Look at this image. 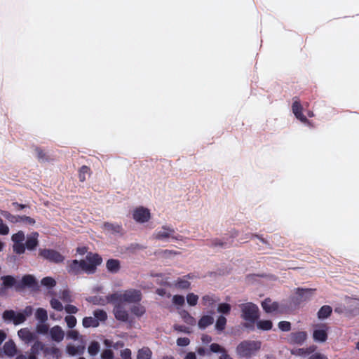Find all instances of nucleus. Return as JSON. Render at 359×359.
I'll return each mask as SVG.
<instances>
[{
  "label": "nucleus",
  "mask_w": 359,
  "mask_h": 359,
  "mask_svg": "<svg viewBox=\"0 0 359 359\" xmlns=\"http://www.w3.org/2000/svg\"><path fill=\"white\" fill-rule=\"evenodd\" d=\"M84 265L90 266L92 269L90 271H85L87 273H92L95 271V269L102 262V258L97 254L88 253L86 259L83 260Z\"/></svg>",
  "instance_id": "1a4fd4ad"
},
{
  "label": "nucleus",
  "mask_w": 359,
  "mask_h": 359,
  "mask_svg": "<svg viewBox=\"0 0 359 359\" xmlns=\"http://www.w3.org/2000/svg\"><path fill=\"white\" fill-rule=\"evenodd\" d=\"M113 357L112 352L111 350H106L102 354L103 359H111Z\"/></svg>",
  "instance_id": "4d7b16f0"
},
{
  "label": "nucleus",
  "mask_w": 359,
  "mask_h": 359,
  "mask_svg": "<svg viewBox=\"0 0 359 359\" xmlns=\"http://www.w3.org/2000/svg\"><path fill=\"white\" fill-rule=\"evenodd\" d=\"M113 298H116V303L121 302H135L141 299V292L139 290L131 289L119 293H114Z\"/></svg>",
  "instance_id": "39448f33"
},
{
  "label": "nucleus",
  "mask_w": 359,
  "mask_h": 359,
  "mask_svg": "<svg viewBox=\"0 0 359 359\" xmlns=\"http://www.w3.org/2000/svg\"><path fill=\"white\" fill-rule=\"evenodd\" d=\"M132 217L137 223L144 224L151 219V211L146 207L137 206L133 210Z\"/></svg>",
  "instance_id": "423d86ee"
},
{
  "label": "nucleus",
  "mask_w": 359,
  "mask_h": 359,
  "mask_svg": "<svg viewBox=\"0 0 359 359\" xmlns=\"http://www.w3.org/2000/svg\"><path fill=\"white\" fill-rule=\"evenodd\" d=\"M309 359H327V358L320 353H315Z\"/></svg>",
  "instance_id": "6e6d98bb"
},
{
  "label": "nucleus",
  "mask_w": 359,
  "mask_h": 359,
  "mask_svg": "<svg viewBox=\"0 0 359 359\" xmlns=\"http://www.w3.org/2000/svg\"><path fill=\"white\" fill-rule=\"evenodd\" d=\"M313 337L316 341L325 342L327 337V327L325 325L316 326L313 330Z\"/></svg>",
  "instance_id": "f8f14e48"
},
{
  "label": "nucleus",
  "mask_w": 359,
  "mask_h": 359,
  "mask_svg": "<svg viewBox=\"0 0 359 359\" xmlns=\"http://www.w3.org/2000/svg\"><path fill=\"white\" fill-rule=\"evenodd\" d=\"M143 355L149 357L150 355V351L149 349L140 350L138 353V359H142Z\"/></svg>",
  "instance_id": "5fc2aeb1"
},
{
  "label": "nucleus",
  "mask_w": 359,
  "mask_h": 359,
  "mask_svg": "<svg viewBox=\"0 0 359 359\" xmlns=\"http://www.w3.org/2000/svg\"><path fill=\"white\" fill-rule=\"evenodd\" d=\"M50 304L51 307L56 311H61L64 309L62 303L55 297L51 299Z\"/></svg>",
  "instance_id": "e433bc0d"
},
{
  "label": "nucleus",
  "mask_w": 359,
  "mask_h": 359,
  "mask_svg": "<svg viewBox=\"0 0 359 359\" xmlns=\"http://www.w3.org/2000/svg\"><path fill=\"white\" fill-rule=\"evenodd\" d=\"M91 266L84 265L83 260L78 261L75 259L68 263L67 271L70 273L79 274L85 272V271H90L92 269Z\"/></svg>",
  "instance_id": "0eeeda50"
},
{
  "label": "nucleus",
  "mask_w": 359,
  "mask_h": 359,
  "mask_svg": "<svg viewBox=\"0 0 359 359\" xmlns=\"http://www.w3.org/2000/svg\"><path fill=\"white\" fill-rule=\"evenodd\" d=\"M113 297L114 294L105 297L96 296L89 299L88 301L97 305H106L109 303H116V298H113Z\"/></svg>",
  "instance_id": "2eb2a0df"
},
{
  "label": "nucleus",
  "mask_w": 359,
  "mask_h": 359,
  "mask_svg": "<svg viewBox=\"0 0 359 359\" xmlns=\"http://www.w3.org/2000/svg\"><path fill=\"white\" fill-rule=\"evenodd\" d=\"M104 229L108 233H116L119 232L121 230L120 226L109 223L104 224Z\"/></svg>",
  "instance_id": "c9c22d12"
},
{
  "label": "nucleus",
  "mask_w": 359,
  "mask_h": 359,
  "mask_svg": "<svg viewBox=\"0 0 359 359\" xmlns=\"http://www.w3.org/2000/svg\"><path fill=\"white\" fill-rule=\"evenodd\" d=\"M187 302L189 306H194L198 302V296L194 293L190 292L187 295Z\"/></svg>",
  "instance_id": "2f4dec72"
},
{
  "label": "nucleus",
  "mask_w": 359,
  "mask_h": 359,
  "mask_svg": "<svg viewBox=\"0 0 359 359\" xmlns=\"http://www.w3.org/2000/svg\"><path fill=\"white\" fill-rule=\"evenodd\" d=\"M10 229L8 226L0 219V235L6 236L9 233Z\"/></svg>",
  "instance_id": "37998d69"
},
{
  "label": "nucleus",
  "mask_w": 359,
  "mask_h": 359,
  "mask_svg": "<svg viewBox=\"0 0 359 359\" xmlns=\"http://www.w3.org/2000/svg\"><path fill=\"white\" fill-rule=\"evenodd\" d=\"M187 322L188 323H190V324H194L195 323V320L194 319L190 316L189 315L187 314V319H186Z\"/></svg>",
  "instance_id": "0e129e2a"
},
{
  "label": "nucleus",
  "mask_w": 359,
  "mask_h": 359,
  "mask_svg": "<svg viewBox=\"0 0 359 359\" xmlns=\"http://www.w3.org/2000/svg\"><path fill=\"white\" fill-rule=\"evenodd\" d=\"M177 345H179V346H187L189 344V340L187 337L179 338L177 341Z\"/></svg>",
  "instance_id": "603ef678"
},
{
  "label": "nucleus",
  "mask_w": 359,
  "mask_h": 359,
  "mask_svg": "<svg viewBox=\"0 0 359 359\" xmlns=\"http://www.w3.org/2000/svg\"><path fill=\"white\" fill-rule=\"evenodd\" d=\"M36 318L41 322H45L48 319L47 312L42 308H39L35 312Z\"/></svg>",
  "instance_id": "72a5a7b5"
},
{
  "label": "nucleus",
  "mask_w": 359,
  "mask_h": 359,
  "mask_svg": "<svg viewBox=\"0 0 359 359\" xmlns=\"http://www.w3.org/2000/svg\"><path fill=\"white\" fill-rule=\"evenodd\" d=\"M212 323L213 318L211 316H204L200 319L198 322V326L201 328H205L207 326L211 325Z\"/></svg>",
  "instance_id": "bb28decb"
},
{
  "label": "nucleus",
  "mask_w": 359,
  "mask_h": 359,
  "mask_svg": "<svg viewBox=\"0 0 359 359\" xmlns=\"http://www.w3.org/2000/svg\"><path fill=\"white\" fill-rule=\"evenodd\" d=\"M39 253L41 257L52 262H60L64 259V257L55 250L43 249L40 250Z\"/></svg>",
  "instance_id": "9d476101"
},
{
  "label": "nucleus",
  "mask_w": 359,
  "mask_h": 359,
  "mask_svg": "<svg viewBox=\"0 0 359 359\" xmlns=\"http://www.w3.org/2000/svg\"><path fill=\"white\" fill-rule=\"evenodd\" d=\"M6 339V334L3 331H0V344Z\"/></svg>",
  "instance_id": "338daca9"
},
{
  "label": "nucleus",
  "mask_w": 359,
  "mask_h": 359,
  "mask_svg": "<svg viewBox=\"0 0 359 359\" xmlns=\"http://www.w3.org/2000/svg\"><path fill=\"white\" fill-rule=\"evenodd\" d=\"M18 337L25 342H29L34 339L33 333L27 328H23L18 331Z\"/></svg>",
  "instance_id": "aec40b11"
},
{
  "label": "nucleus",
  "mask_w": 359,
  "mask_h": 359,
  "mask_svg": "<svg viewBox=\"0 0 359 359\" xmlns=\"http://www.w3.org/2000/svg\"><path fill=\"white\" fill-rule=\"evenodd\" d=\"M311 351V348H299L296 351V354L299 355H305Z\"/></svg>",
  "instance_id": "864d4df0"
},
{
  "label": "nucleus",
  "mask_w": 359,
  "mask_h": 359,
  "mask_svg": "<svg viewBox=\"0 0 359 359\" xmlns=\"http://www.w3.org/2000/svg\"><path fill=\"white\" fill-rule=\"evenodd\" d=\"M190 286V283L187 278H180L175 283V287L178 289L186 290Z\"/></svg>",
  "instance_id": "c85d7f7f"
},
{
  "label": "nucleus",
  "mask_w": 359,
  "mask_h": 359,
  "mask_svg": "<svg viewBox=\"0 0 359 359\" xmlns=\"http://www.w3.org/2000/svg\"><path fill=\"white\" fill-rule=\"evenodd\" d=\"M130 355H131V352L129 349H125L121 352V356L124 359H130Z\"/></svg>",
  "instance_id": "052dcab7"
},
{
  "label": "nucleus",
  "mask_w": 359,
  "mask_h": 359,
  "mask_svg": "<svg viewBox=\"0 0 359 359\" xmlns=\"http://www.w3.org/2000/svg\"><path fill=\"white\" fill-rule=\"evenodd\" d=\"M262 309L268 313H276L283 311V308L275 301L268 298L262 303Z\"/></svg>",
  "instance_id": "6e6552de"
},
{
  "label": "nucleus",
  "mask_w": 359,
  "mask_h": 359,
  "mask_svg": "<svg viewBox=\"0 0 359 359\" xmlns=\"http://www.w3.org/2000/svg\"><path fill=\"white\" fill-rule=\"evenodd\" d=\"M219 359H231V358L229 357V355H227V354H226L225 353H223L221 355V356H220Z\"/></svg>",
  "instance_id": "774afa93"
},
{
  "label": "nucleus",
  "mask_w": 359,
  "mask_h": 359,
  "mask_svg": "<svg viewBox=\"0 0 359 359\" xmlns=\"http://www.w3.org/2000/svg\"><path fill=\"white\" fill-rule=\"evenodd\" d=\"M292 111L296 118L302 122L305 123L306 121V117L302 114V107L299 102L297 101L294 102L292 104Z\"/></svg>",
  "instance_id": "6ab92c4d"
},
{
  "label": "nucleus",
  "mask_w": 359,
  "mask_h": 359,
  "mask_svg": "<svg viewBox=\"0 0 359 359\" xmlns=\"http://www.w3.org/2000/svg\"><path fill=\"white\" fill-rule=\"evenodd\" d=\"M210 350L212 351V352H221V353H224V351H223V348L217 344H211L210 346Z\"/></svg>",
  "instance_id": "8fccbe9b"
},
{
  "label": "nucleus",
  "mask_w": 359,
  "mask_h": 359,
  "mask_svg": "<svg viewBox=\"0 0 359 359\" xmlns=\"http://www.w3.org/2000/svg\"><path fill=\"white\" fill-rule=\"evenodd\" d=\"M93 315L96 319L98 320V323L104 322L107 318V313L101 309H97L93 312Z\"/></svg>",
  "instance_id": "7c9ffc66"
},
{
  "label": "nucleus",
  "mask_w": 359,
  "mask_h": 359,
  "mask_svg": "<svg viewBox=\"0 0 359 359\" xmlns=\"http://www.w3.org/2000/svg\"><path fill=\"white\" fill-rule=\"evenodd\" d=\"M67 351H68V353L70 355H76V353H78L79 350V348H76L74 346H69L67 347Z\"/></svg>",
  "instance_id": "bf43d9fd"
},
{
  "label": "nucleus",
  "mask_w": 359,
  "mask_h": 359,
  "mask_svg": "<svg viewBox=\"0 0 359 359\" xmlns=\"http://www.w3.org/2000/svg\"><path fill=\"white\" fill-rule=\"evenodd\" d=\"M39 234L34 231L25 236L24 231H18L11 236L13 250L18 255L25 252V250L32 251L36 249L39 244Z\"/></svg>",
  "instance_id": "f257e3e1"
},
{
  "label": "nucleus",
  "mask_w": 359,
  "mask_h": 359,
  "mask_svg": "<svg viewBox=\"0 0 359 359\" xmlns=\"http://www.w3.org/2000/svg\"><path fill=\"white\" fill-rule=\"evenodd\" d=\"M48 326L44 323V322H41L36 326V331L38 333L45 334L48 332Z\"/></svg>",
  "instance_id": "c03bdc74"
},
{
  "label": "nucleus",
  "mask_w": 359,
  "mask_h": 359,
  "mask_svg": "<svg viewBox=\"0 0 359 359\" xmlns=\"http://www.w3.org/2000/svg\"><path fill=\"white\" fill-rule=\"evenodd\" d=\"M241 318L245 322L246 325L250 326L259 317L258 307L250 302L243 304L240 306Z\"/></svg>",
  "instance_id": "f03ea898"
},
{
  "label": "nucleus",
  "mask_w": 359,
  "mask_h": 359,
  "mask_svg": "<svg viewBox=\"0 0 359 359\" xmlns=\"http://www.w3.org/2000/svg\"><path fill=\"white\" fill-rule=\"evenodd\" d=\"M202 302L204 305H210L214 302V299L212 296L205 295L203 297Z\"/></svg>",
  "instance_id": "09e8293b"
},
{
  "label": "nucleus",
  "mask_w": 359,
  "mask_h": 359,
  "mask_svg": "<svg viewBox=\"0 0 359 359\" xmlns=\"http://www.w3.org/2000/svg\"><path fill=\"white\" fill-rule=\"evenodd\" d=\"M332 308L330 306H322L318 312V317L320 320L327 318L332 313Z\"/></svg>",
  "instance_id": "b1692460"
},
{
  "label": "nucleus",
  "mask_w": 359,
  "mask_h": 359,
  "mask_svg": "<svg viewBox=\"0 0 359 359\" xmlns=\"http://www.w3.org/2000/svg\"><path fill=\"white\" fill-rule=\"evenodd\" d=\"M60 298L63 302H69L72 301V297L68 290H64L60 292Z\"/></svg>",
  "instance_id": "4c0bfd02"
},
{
  "label": "nucleus",
  "mask_w": 359,
  "mask_h": 359,
  "mask_svg": "<svg viewBox=\"0 0 359 359\" xmlns=\"http://www.w3.org/2000/svg\"><path fill=\"white\" fill-rule=\"evenodd\" d=\"M278 328L282 331H289L291 328L290 323L287 321H280L278 323Z\"/></svg>",
  "instance_id": "49530a36"
},
{
  "label": "nucleus",
  "mask_w": 359,
  "mask_h": 359,
  "mask_svg": "<svg viewBox=\"0 0 359 359\" xmlns=\"http://www.w3.org/2000/svg\"><path fill=\"white\" fill-rule=\"evenodd\" d=\"M307 334L304 332H298L295 333H292L290 335V341L291 342L297 344H302L306 339Z\"/></svg>",
  "instance_id": "a211bd4d"
},
{
  "label": "nucleus",
  "mask_w": 359,
  "mask_h": 359,
  "mask_svg": "<svg viewBox=\"0 0 359 359\" xmlns=\"http://www.w3.org/2000/svg\"><path fill=\"white\" fill-rule=\"evenodd\" d=\"M315 292L314 289H297L295 292V297L299 301H306L310 299Z\"/></svg>",
  "instance_id": "4468645a"
},
{
  "label": "nucleus",
  "mask_w": 359,
  "mask_h": 359,
  "mask_svg": "<svg viewBox=\"0 0 359 359\" xmlns=\"http://www.w3.org/2000/svg\"><path fill=\"white\" fill-rule=\"evenodd\" d=\"M172 303L177 306H182L184 304V297L182 295H174Z\"/></svg>",
  "instance_id": "79ce46f5"
},
{
  "label": "nucleus",
  "mask_w": 359,
  "mask_h": 359,
  "mask_svg": "<svg viewBox=\"0 0 359 359\" xmlns=\"http://www.w3.org/2000/svg\"><path fill=\"white\" fill-rule=\"evenodd\" d=\"M65 311L69 313H76L78 311L77 308L73 305H67L65 307Z\"/></svg>",
  "instance_id": "3c124183"
},
{
  "label": "nucleus",
  "mask_w": 359,
  "mask_h": 359,
  "mask_svg": "<svg viewBox=\"0 0 359 359\" xmlns=\"http://www.w3.org/2000/svg\"><path fill=\"white\" fill-rule=\"evenodd\" d=\"M18 223H22L27 227H32L36 225V220L28 216H20L18 219Z\"/></svg>",
  "instance_id": "5701e85b"
},
{
  "label": "nucleus",
  "mask_w": 359,
  "mask_h": 359,
  "mask_svg": "<svg viewBox=\"0 0 359 359\" xmlns=\"http://www.w3.org/2000/svg\"><path fill=\"white\" fill-rule=\"evenodd\" d=\"M123 303L121 302H118L117 303H113L114 308V314L115 318L121 321H126L128 320V314L126 309L121 305Z\"/></svg>",
  "instance_id": "ddd939ff"
},
{
  "label": "nucleus",
  "mask_w": 359,
  "mask_h": 359,
  "mask_svg": "<svg viewBox=\"0 0 359 359\" xmlns=\"http://www.w3.org/2000/svg\"><path fill=\"white\" fill-rule=\"evenodd\" d=\"M231 306L226 303L220 304L218 306V311L223 313H228L230 311Z\"/></svg>",
  "instance_id": "a18cd8bd"
},
{
  "label": "nucleus",
  "mask_w": 359,
  "mask_h": 359,
  "mask_svg": "<svg viewBox=\"0 0 359 359\" xmlns=\"http://www.w3.org/2000/svg\"><path fill=\"white\" fill-rule=\"evenodd\" d=\"M174 230L168 226H163L154 233V238L157 240L167 241L172 238Z\"/></svg>",
  "instance_id": "9b49d317"
},
{
  "label": "nucleus",
  "mask_w": 359,
  "mask_h": 359,
  "mask_svg": "<svg viewBox=\"0 0 359 359\" xmlns=\"http://www.w3.org/2000/svg\"><path fill=\"white\" fill-rule=\"evenodd\" d=\"M226 323V320L223 316H219L217 320L215 327L217 330H222L224 329L225 325Z\"/></svg>",
  "instance_id": "ea45409f"
},
{
  "label": "nucleus",
  "mask_w": 359,
  "mask_h": 359,
  "mask_svg": "<svg viewBox=\"0 0 359 359\" xmlns=\"http://www.w3.org/2000/svg\"><path fill=\"white\" fill-rule=\"evenodd\" d=\"M260 348L259 341H243L241 343L237 348V353L240 357H250L254 355Z\"/></svg>",
  "instance_id": "20e7f679"
},
{
  "label": "nucleus",
  "mask_w": 359,
  "mask_h": 359,
  "mask_svg": "<svg viewBox=\"0 0 359 359\" xmlns=\"http://www.w3.org/2000/svg\"><path fill=\"white\" fill-rule=\"evenodd\" d=\"M32 313L31 306L26 307L22 312H15L13 310L6 311L3 313V319L5 321L13 322L15 325L22 323L27 316Z\"/></svg>",
  "instance_id": "7ed1b4c3"
},
{
  "label": "nucleus",
  "mask_w": 359,
  "mask_h": 359,
  "mask_svg": "<svg viewBox=\"0 0 359 359\" xmlns=\"http://www.w3.org/2000/svg\"><path fill=\"white\" fill-rule=\"evenodd\" d=\"M65 321L69 327H74L76 324V319L72 316H66Z\"/></svg>",
  "instance_id": "de8ad7c7"
},
{
  "label": "nucleus",
  "mask_w": 359,
  "mask_h": 359,
  "mask_svg": "<svg viewBox=\"0 0 359 359\" xmlns=\"http://www.w3.org/2000/svg\"><path fill=\"white\" fill-rule=\"evenodd\" d=\"M256 326L259 330L268 331L272 329L273 323L270 320H259L256 322Z\"/></svg>",
  "instance_id": "4be33fe9"
},
{
  "label": "nucleus",
  "mask_w": 359,
  "mask_h": 359,
  "mask_svg": "<svg viewBox=\"0 0 359 359\" xmlns=\"http://www.w3.org/2000/svg\"><path fill=\"white\" fill-rule=\"evenodd\" d=\"M90 175V170L87 166H82L79 171V180L82 182L86 181V180Z\"/></svg>",
  "instance_id": "393cba45"
},
{
  "label": "nucleus",
  "mask_w": 359,
  "mask_h": 359,
  "mask_svg": "<svg viewBox=\"0 0 359 359\" xmlns=\"http://www.w3.org/2000/svg\"><path fill=\"white\" fill-rule=\"evenodd\" d=\"M132 312L133 314H135V316H142V315L144 314L145 313V309L144 306H141V305H137V306H135L133 309H132Z\"/></svg>",
  "instance_id": "58836bf2"
},
{
  "label": "nucleus",
  "mask_w": 359,
  "mask_h": 359,
  "mask_svg": "<svg viewBox=\"0 0 359 359\" xmlns=\"http://www.w3.org/2000/svg\"><path fill=\"white\" fill-rule=\"evenodd\" d=\"M83 325L85 327H96L99 325L98 320L94 317H86L83 319Z\"/></svg>",
  "instance_id": "a878e982"
},
{
  "label": "nucleus",
  "mask_w": 359,
  "mask_h": 359,
  "mask_svg": "<svg viewBox=\"0 0 359 359\" xmlns=\"http://www.w3.org/2000/svg\"><path fill=\"white\" fill-rule=\"evenodd\" d=\"M106 267L108 271L112 273H118L121 269L120 261L115 259H110L106 263Z\"/></svg>",
  "instance_id": "f3484780"
},
{
  "label": "nucleus",
  "mask_w": 359,
  "mask_h": 359,
  "mask_svg": "<svg viewBox=\"0 0 359 359\" xmlns=\"http://www.w3.org/2000/svg\"><path fill=\"white\" fill-rule=\"evenodd\" d=\"M22 286L32 287L35 284V278L31 275H26L22 278Z\"/></svg>",
  "instance_id": "c756f323"
},
{
  "label": "nucleus",
  "mask_w": 359,
  "mask_h": 359,
  "mask_svg": "<svg viewBox=\"0 0 359 359\" xmlns=\"http://www.w3.org/2000/svg\"><path fill=\"white\" fill-rule=\"evenodd\" d=\"M76 252L78 254L83 255L87 252V249L85 247L78 248Z\"/></svg>",
  "instance_id": "680f3d73"
},
{
  "label": "nucleus",
  "mask_w": 359,
  "mask_h": 359,
  "mask_svg": "<svg viewBox=\"0 0 359 359\" xmlns=\"http://www.w3.org/2000/svg\"><path fill=\"white\" fill-rule=\"evenodd\" d=\"M100 349V346L97 342H92L88 347V353L91 355H96Z\"/></svg>",
  "instance_id": "a19ab883"
},
{
  "label": "nucleus",
  "mask_w": 359,
  "mask_h": 359,
  "mask_svg": "<svg viewBox=\"0 0 359 359\" xmlns=\"http://www.w3.org/2000/svg\"><path fill=\"white\" fill-rule=\"evenodd\" d=\"M196 354L194 353H188L184 359H196Z\"/></svg>",
  "instance_id": "e2e57ef3"
},
{
  "label": "nucleus",
  "mask_w": 359,
  "mask_h": 359,
  "mask_svg": "<svg viewBox=\"0 0 359 359\" xmlns=\"http://www.w3.org/2000/svg\"><path fill=\"white\" fill-rule=\"evenodd\" d=\"M41 285L47 289H50L56 285V281L51 277H46L41 280Z\"/></svg>",
  "instance_id": "473e14b6"
},
{
  "label": "nucleus",
  "mask_w": 359,
  "mask_h": 359,
  "mask_svg": "<svg viewBox=\"0 0 359 359\" xmlns=\"http://www.w3.org/2000/svg\"><path fill=\"white\" fill-rule=\"evenodd\" d=\"M18 359H36L35 356L34 355H29L28 357L25 355H20Z\"/></svg>",
  "instance_id": "69168bd1"
},
{
  "label": "nucleus",
  "mask_w": 359,
  "mask_h": 359,
  "mask_svg": "<svg viewBox=\"0 0 359 359\" xmlns=\"http://www.w3.org/2000/svg\"><path fill=\"white\" fill-rule=\"evenodd\" d=\"M79 337V333L75 330H71L67 334V338L76 339Z\"/></svg>",
  "instance_id": "13d9d810"
},
{
  "label": "nucleus",
  "mask_w": 359,
  "mask_h": 359,
  "mask_svg": "<svg viewBox=\"0 0 359 359\" xmlns=\"http://www.w3.org/2000/svg\"><path fill=\"white\" fill-rule=\"evenodd\" d=\"M2 285L4 289H8L14 287L16 289H19L21 285L17 282V280L11 276H6L1 277Z\"/></svg>",
  "instance_id": "dca6fc26"
},
{
  "label": "nucleus",
  "mask_w": 359,
  "mask_h": 359,
  "mask_svg": "<svg viewBox=\"0 0 359 359\" xmlns=\"http://www.w3.org/2000/svg\"><path fill=\"white\" fill-rule=\"evenodd\" d=\"M50 334L52 339L57 341H60L64 338V332L58 326L53 327L50 330Z\"/></svg>",
  "instance_id": "412c9836"
},
{
  "label": "nucleus",
  "mask_w": 359,
  "mask_h": 359,
  "mask_svg": "<svg viewBox=\"0 0 359 359\" xmlns=\"http://www.w3.org/2000/svg\"><path fill=\"white\" fill-rule=\"evenodd\" d=\"M4 351L8 355H13L16 352L15 345L14 342H6L4 345Z\"/></svg>",
  "instance_id": "cd10ccee"
},
{
  "label": "nucleus",
  "mask_w": 359,
  "mask_h": 359,
  "mask_svg": "<svg viewBox=\"0 0 359 359\" xmlns=\"http://www.w3.org/2000/svg\"><path fill=\"white\" fill-rule=\"evenodd\" d=\"M0 214L11 222L18 223V219L20 216L13 215L8 212L4 210L0 211Z\"/></svg>",
  "instance_id": "f704fd0d"
}]
</instances>
